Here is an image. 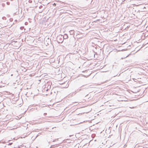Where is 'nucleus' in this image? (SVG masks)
<instances>
[{"label": "nucleus", "instance_id": "obj_1", "mask_svg": "<svg viewBox=\"0 0 148 148\" xmlns=\"http://www.w3.org/2000/svg\"><path fill=\"white\" fill-rule=\"evenodd\" d=\"M57 41L59 43H62L64 40V39L63 38V36L62 35H60L59 36L57 37Z\"/></svg>", "mask_w": 148, "mask_h": 148}, {"label": "nucleus", "instance_id": "obj_2", "mask_svg": "<svg viewBox=\"0 0 148 148\" xmlns=\"http://www.w3.org/2000/svg\"><path fill=\"white\" fill-rule=\"evenodd\" d=\"M68 38V35L66 34H65L63 36V39H66Z\"/></svg>", "mask_w": 148, "mask_h": 148}, {"label": "nucleus", "instance_id": "obj_3", "mask_svg": "<svg viewBox=\"0 0 148 148\" xmlns=\"http://www.w3.org/2000/svg\"><path fill=\"white\" fill-rule=\"evenodd\" d=\"M69 33L70 35H73L74 33V31L72 30H70L69 31Z\"/></svg>", "mask_w": 148, "mask_h": 148}, {"label": "nucleus", "instance_id": "obj_4", "mask_svg": "<svg viewBox=\"0 0 148 148\" xmlns=\"http://www.w3.org/2000/svg\"><path fill=\"white\" fill-rule=\"evenodd\" d=\"M5 142L4 141H0V143H3V144H4L5 143Z\"/></svg>", "mask_w": 148, "mask_h": 148}, {"label": "nucleus", "instance_id": "obj_5", "mask_svg": "<svg viewBox=\"0 0 148 148\" xmlns=\"http://www.w3.org/2000/svg\"><path fill=\"white\" fill-rule=\"evenodd\" d=\"M6 4H7V5H9L10 4V3L9 2H6Z\"/></svg>", "mask_w": 148, "mask_h": 148}, {"label": "nucleus", "instance_id": "obj_6", "mask_svg": "<svg viewBox=\"0 0 148 148\" xmlns=\"http://www.w3.org/2000/svg\"><path fill=\"white\" fill-rule=\"evenodd\" d=\"M2 18L3 19H6V17H3Z\"/></svg>", "mask_w": 148, "mask_h": 148}, {"label": "nucleus", "instance_id": "obj_7", "mask_svg": "<svg viewBox=\"0 0 148 148\" xmlns=\"http://www.w3.org/2000/svg\"><path fill=\"white\" fill-rule=\"evenodd\" d=\"M12 144V143H10L8 144V145H10Z\"/></svg>", "mask_w": 148, "mask_h": 148}, {"label": "nucleus", "instance_id": "obj_8", "mask_svg": "<svg viewBox=\"0 0 148 148\" xmlns=\"http://www.w3.org/2000/svg\"><path fill=\"white\" fill-rule=\"evenodd\" d=\"M47 113H44V116H45V115H47Z\"/></svg>", "mask_w": 148, "mask_h": 148}, {"label": "nucleus", "instance_id": "obj_9", "mask_svg": "<svg viewBox=\"0 0 148 148\" xmlns=\"http://www.w3.org/2000/svg\"><path fill=\"white\" fill-rule=\"evenodd\" d=\"M134 79V80L135 82H136V81H135V80H137V79Z\"/></svg>", "mask_w": 148, "mask_h": 148}, {"label": "nucleus", "instance_id": "obj_10", "mask_svg": "<svg viewBox=\"0 0 148 148\" xmlns=\"http://www.w3.org/2000/svg\"><path fill=\"white\" fill-rule=\"evenodd\" d=\"M2 5L3 6H4V5H5V4L4 3H2Z\"/></svg>", "mask_w": 148, "mask_h": 148}, {"label": "nucleus", "instance_id": "obj_11", "mask_svg": "<svg viewBox=\"0 0 148 148\" xmlns=\"http://www.w3.org/2000/svg\"><path fill=\"white\" fill-rule=\"evenodd\" d=\"M81 89H79V91H80V90H81Z\"/></svg>", "mask_w": 148, "mask_h": 148}]
</instances>
